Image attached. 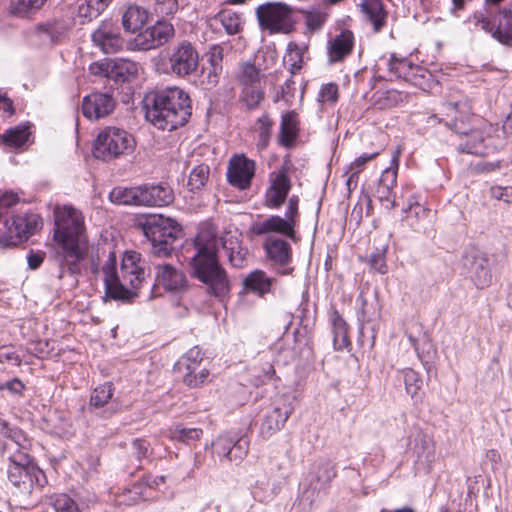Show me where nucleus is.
Here are the masks:
<instances>
[{
  "mask_svg": "<svg viewBox=\"0 0 512 512\" xmlns=\"http://www.w3.org/2000/svg\"><path fill=\"white\" fill-rule=\"evenodd\" d=\"M442 111L450 120L448 127L457 135L459 153L486 157L502 149L504 141L499 128L473 113L470 100L444 102Z\"/></svg>",
  "mask_w": 512,
  "mask_h": 512,
  "instance_id": "nucleus-1",
  "label": "nucleus"
},
{
  "mask_svg": "<svg viewBox=\"0 0 512 512\" xmlns=\"http://www.w3.org/2000/svg\"><path fill=\"white\" fill-rule=\"evenodd\" d=\"M102 272L106 296L113 300L131 302L138 296V290L145 280V261L141 253L125 251L118 272L117 256L111 251L102 266Z\"/></svg>",
  "mask_w": 512,
  "mask_h": 512,
  "instance_id": "nucleus-2",
  "label": "nucleus"
},
{
  "mask_svg": "<svg viewBox=\"0 0 512 512\" xmlns=\"http://www.w3.org/2000/svg\"><path fill=\"white\" fill-rule=\"evenodd\" d=\"M191 115V99L179 87L157 91L146 111V118L154 127L169 132L184 126Z\"/></svg>",
  "mask_w": 512,
  "mask_h": 512,
  "instance_id": "nucleus-3",
  "label": "nucleus"
},
{
  "mask_svg": "<svg viewBox=\"0 0 512 512\" xmlns=\"http://www.w3.org/2000/svg\"><path fill=\"white\" fill-rule=\"evenodd\" d=\"M190 265L193 276L205 285L206 293L224 301L230 296L231 283L226 270L218 259L217 249L212 244L198 245Z\"/></svg>",
  "mask_w": 512,
  "mask_h": 512,
  "instance_id": "nucleus-4",
  "label": "nucleus"
},
{
  "mask_svg": "<svg viewBox=\"0 0 512 512\" xmlns=\"http://www.w3.org/2000/svg\"><path fill=\"white\" fill-rule=\"evenodd\" d=\"M200 55L195 45L183 39L176 42L166 54L154 58V68L159 74L186 79L195 74L199 67Z\"/></svg>",
  "mask_w": 512,
  "mask_h": 512,
  "instance_id": "nucleus-5",
  "label": "nucleus"
},
{
  "mask_svg": "<svg viewBox=\"0 0 512 512\" xmlns=\"http://www.w3.org/2000/svg\"><path fill=\"white\" fill-rule=\"evenodd\" d=\"M300 221L299 198L292 195L287 202L285 217L277 214L266 217L257 215L249 226L248 234L252 237L278 234L296 242L298 240L296 227Z\"/></svg>",
  "mask_w": 512,
  "mask_h": 512,
  "instance_id": "nucleus-6",
  "label": "nucleus"
},
{
  "mask_svg": "<svg viewBox=\"0 0 512 512\" xmlns=\"http://www.w3.org/2000/svg\"><path fill=\"white\" fill-rule=\"evenodd\" d=\"M144 235L152 244L157 256H168L174 249V242L182 234L181 225L174 219L162 215H150L142 223Z\"/></svg>",
  "mask_w": 512,
  "mask_h": 512,
  "instance_id": "nucleus-7",
  "label": "nucleus"
},
{
  "mask_svg": "<svg viewBox=\"0 0 512 512\" xmlns=\"http://www.w3.org/2000/svg\"><path fill=\"white\" fill-rule=\"evenodd\" d=\"M136 141L125 129L107 126L97 135L94 155L103 161H111L129 155L135 149Z\"/></svg>",
  "mask_w": 512,
  "mask_h": 512,
  "instance_id": "nucleus-8",
  "label": "nucleus"
},
{
  "mask_svg": "<svg viewBox=\"0 0 512 512\" xmlns=\"http://www.w3.org/2000/svg\"><path fill=\"white\" fill-rule=\"evenodd\" d=\"M296 9L284 2H266L256 8L259 26L269 34H289L297 23Z\"/></svg>",
  "mask_w": 512,
  "mask_h": 512,
  "instance_id": "nucleus-9",
  "label": "nucleus"
},
{
  "mask_svg": "<svg viewBox=\"0 0 512 512\" xmlns=\"http://www.w3.org/2000/svg\"><path fill=\"white\" fill-rule=\"evenodd\" d=\"M472 21L476 27L492 35L504 45L512 46V9L504 7L496 14L488 8L474 12Z\"/></svg>",
  "mask_w": 512,
  "mask_h": 512,
  "instance_id": "nucleus-10",
  "label": "nucleus"
},
{
  "mask_svg": "<svg viewBox=\"0 0 512 512\" xmlns=\"http://www.w3.org/2000/svg\"><path fill=\"white\" fill-rule=\"evenodd\" d=\"M41 225V217L36 213L12 215L5 218L3 228H0V242L8 246H15L23 240H27Z\"/></svg>",
  "mask_w": 512,
  "mask_h": 512,
  "instance_id": "nucleus-11",
  "label": "nucleus"
},
{
  "mask_svg": "<svg viewBox=\"0 0 512 512\" xmlns=\"http://www.w3.org/2000/svg\"><path fill=\"white\" fill-rule=\"evenodd\" d=\"M203 354L198 347L190 349L174 365L182 383L190 389L201 388L211 382L210 370L201 368Z\"/></svg>",
  "mask_w": 512,
  "mask_h": 512,
  "instance_id": "nucleus-12",
  "label": "nucleus"
},
{
  "mask_svg": "<svg viewBox=\"0 0 512 512\" xmlns=\"http://www.w3.org/2000/svg\"><path fill=\"white\" fill-rule=\"evenodd\" d=\"M55 225L54 238L58 243L80 242L85 230L82 213L67 205L55 211Z\"/></svg>",
  "mask_w": 512,
  "mask_h": 512,
  "instance_id": "nucleus-13",
  "label": "nucleus"
},
{
  "mask_svg": "<svg viewBox=\"0 0 512 512\" xmlns=\"http://www.w3.org/2000/svg\"><path fill=\"white\" fill-rule=\"evenodd\" d=\"M32 443L28 438L7 457V477L8 480L17 488L28 489L29 471L33 461L30 454Z\"/></svg>",
  "mask_w": 512,
  "mask_h": 512,
  "instance_id": "nucleus-14",
  "label": "nucleus"
},
{
  "mask_svg": "<svg viewBox=\"0 0 512 512\" xmlns=\"http://www.w3.org/2000/svg\"><path fill=\"white\" fill-rule=\"evenodd\" d=\"M256 174V161L245 154H234L227 165V182L234 188L244 191L250 189Z\"/></svg>",
  "mask_w": 512,
  "mask_h": 512,
  "instance_id": "nucleus-15",
  "label": "nucleus"
},
{
  "mask_svg": "<svg viewBox=\"0 0 512 512\" xmlns=\"http://www.w3.org/2000/svg\"><path fill=\"white\" fill-rule=\"evenodd\" d=\"M174 26L166 20H157L153 25L140 31L134 39L138 50L148 51L157 49L169 43L175 36Z\"/></svg>",
  "mask_w": 512,
  "mask_h": 512,
  "instance_id": "nucleus-16",
  "label": "nucleus"
},
{
  "mask_svg": "<svg viewBox=\"0 0 512 512\" xmlns=\"http://www.w3.org/2000/svg\"><path fill=\"white\" fill-rule=\"evenodd\" d=\"M402 151V146H397L392 154L390 166L382 172L375 191L377 199L388 209H393L397 206L394 188L397 185V175Z\"/></svg>",
  "mask_w": 512,
  "mask_h": 512,
  "instance_id": "nucleus-17",
  "label": "nucleus"
},
{
  "mask_svg": "<svg viewBox=\"0 0 512 512\" xmlns=\"http://www.w3.org/2000/svg\"><path fill=\"white\" fill-rule=\"evenodd\" d=\"M93 45L105 54H113L123 50L125 39L120 28L111 21H103L92 33Z\"/></svg>",
  "mask_w": 512,
  "mask_h": 512,
  "instance_id": "nucleus-18",
  "label": "nucleus"
},
{
  "mask_svg": "<svg viewBox=\"0 0 512 512\" xmlns=\"http://www.w3.org/2000/svg\"><path fill=\"white\" fill-rule=\"evenodd\" d=\"M269 181L263 204L269 209H279L285 203L292 188L288 170L282 167L279 171L271 173Z\"/></svg>",
  "mask_w": 512,
  "mask_h": 512,
  "instance_id": "nucleus-19",
  "label": "nucleus"
},
{
  "mask_svg": "<svg viewBox=\"0 0 512 512\" xmlns=\"http://www.w3.org/2000/svg\"><path fill=\"white\" fill-rule=\"evenodd\" d=\"M388 71L389 79H402L417 85L418 77H423V68L414 64L409 58L398 57L395 53L391 54L384 62Z\"/></svg>",
  "mask_w": 512,
  "mask_h": 512,
  "instance_id": "nucleus-20",
  "label": "nucleus"
},
{
  "mask_svg": "<svg viewBox=\"0 0 512 512\" xmlns=\"http://www.w3.org/2000/svg\"><path fill=\"white\" fill-rule=\"evenodd\" d=\"M116 102L108 93L94 92L83 98L82 113L90 120L104 118L113 112Z\"/></svg>",
  "mask_w": 512,
  "mask_h": 512,
  "instance_id": "nucleus-21",
  "label": "nucleus"
},
{
  "mask_svg": "<svg viewBox=\"0 0 512 512\" xmlns=\"http://www.w3.org/2000/svg\"><path fill=\"white\" fill-rule=\"evenodd\" d=\"M154 269L155 286L170 292H179L186 288L187 278L181 269L168 263H158Z\"/></svg>",
  "mask_w": 512,
  "mask_h": 512,
  "instance_id": "nucleus-22",
  "label": "nucleus"
},
{
  "mask_svg": "<svg viewBox=\"0 0 512 512\" xmlns=\"http://www.w3.org/2000/svg\"><path fill=\"white\" fill-rule=\"evenodd\" d=\"M62 251L59 253L60 273L62 279L66 274H78L81 271V261L84 259L85 252L80 246V242L58 243Z\"/></svg>",
  "mask_w": 512,
  "mask_h": 512,
  "instance_id": "nucleus-23",
  "label": "nucleus"
},
{
  "mask_svg": "<svg viewBox=\"0 0 512 512\" xmlns=\"http://www.w3.org/2000/svg\"><path fill=\"white\" fill-rule=\"evenodd\" d=\"M358 7L374 33H380L386 27L389 12L382 0H360Z\"/></svg>",
  "mask_w": 512,
  "mask_h": 512,
  "instance_id": "nucleus-24",
  "label": "nucleus"
},
{
  "mask_svg": "<svg viewBox=\"0 0 512 512\" xmlns=\"http://www.w3.org/2000/svg\"><path fill=\"white\" fill-rule=\"evenodd\" d=\"M265 239L262 248L268 260L278 265H287L292 261V247L284 239L272 236V234L264 235Z\"/></svg>",
  "mask_w": 512,
  "mask_h": 512,
  "instance_id": "nucleus-25",
  "label": "nucleus"
},
{
  "mask_svg": "<svg viewBox=\"0 0 512 512\" xmlns=\"http://www.w3.org/2000/svg\"><path fill=\"white\" fill-rule=\"evenodd\" d=\"M174 201L172 188L165 184L140 186V206H168Z\"/></svg>",
  "mask_w": 512,
  "mask_h": 512,
  "instance_id": "nucleus-26",
  "label": "nucleus"
},
{
  "mask_svg": "<svg viewBox=\"0 0 512 512\" xmlns=\"http://www.w3.org/2000/svg\"><path fill=\"white\" fill-rule=\"evenodd\" d=\"M355 37L351 30L344 29L327 43V55L330 63L343 61L354 48Z\"/></svg>",
  "mask_w": 512,
  "mask_h": 512,
  "instance_id": "nucleus-27",
  "label": "nucleus"
},
{
  "mask_svg": "<svg viewBox=\"0 0 512 512\" xmlns=\"http://www.w3.org/2000/svg\"><path fill=\"white\" fill-rule=\"evenodd\" d=\"M329 322L332 328L334 349L336 351L350 350L352 348L350 326L335 307H332L329 312Z\"/></svg>",
  "mask_w": 512,
  "mask_h": 512,
  "instance_id": "nucleus-28",
  "label": "nucleus"
},
{
  "mask_svg": "<svg viewBox=\"0 0 512 512\" xmlns=\"http://www.w3.org/2000/svg\"><path fill=\"white\" fill-rule=\"evenodd\" d=\"M28 439L26 433L7 421L0 422V456L10 455Z\"/></svg>",
  "mask_w": 512,
  "mask_h": 512,
  "instance_id": "nucleus-29",
  "label": "nucleus"
},
{
  "mask_svg": "<svg viewBox=\"0 0 512 512\" xmlns=\"http://www.w3.org/2000/svg\"><path fill=\"white\" fill-rule=\"evenodd\" d=\"M275 283V278L268 276L263 270L256 269L247 274L242 281V286L246 293L263 297L271 292Z\"/></svg>",
  "mask_w": 512,
  "mask_h": 512,
  "instance_id": "nucleus-30",
  "label": "nucleus"
},
{
  "mask_svg": "<svg viewBox=\"0 0 512 512\" xmlns=\"http://www.w3.org/2000/svg\"><path fill=\"white\" fill-rule=\"evenodd\" d=\"M300 120L294 111H288L281 117L280 132L278 136L279 145L285 148H292L299 136Z\"/></svg>",
  "mask_w": 512,
  "mask_h": 512,
  "instance_id": "nucleus-31",
  "label": "nucleus"
},
{
  "mask_svg": "<svg viewBox=\"0 0 512 512\" xmlns=\"http://www.w3.org/2000/svg\"><path fill=\"white\" fill-rule=\"evenodd\" d=\"M148 19L149 12L145 8L139 5H130L122 15V26L126 32H140Z\"/></svg>",
  "mask_w": 512,
  "mask_h": 512,
  "instance_id": "nucleus-32",
  "label": "nucleus"
},
{
  "mask_svg": "<svg viewBox=\"0 0 512 512\" xmlns=\"http://www.w3.org/2000/svg\"><path fill=\"white\" fill-rule=\"evenodd\" d=\"M379 154V151H375L373 153H363L346 167V185L349 191L356 189L359 182V176L365 170L367 163L376 159Z\"/></svg>",
  "mask_w": 512,
  "mask_h": 512,
  "instance_id": "nucleus-33",
  "label": "nucleus"
},
{
  "mask_svg": "<svg viewBox=\"0 0 512 512\" xmlns=\"http://www.w3.org/2000/svg\"><path fill=\"white\" fill-rule=\"evenodd\" d=\"M404 99V95L397 90H377L372 94L370 103L375 109L388 110L399 106Z\"/></svg>",
  "mask_w": 512,
  "mask_h": 512,
  "instance_id": "nucleus-34",
  "label": "nucleus"
},
{
  "mask_svg": "<svg viewBox=\"0 0 512 512\" xmlns=\"http://www.w3.org/2000/svg\"><path fill=\"white\" fill-rule=\"evenodd\" d=\"M224 49L220 45H213L207 52V63L209 65L207 72V83L215 86L219 82L223 71Z\"/></svg>",
  "mask_w": 512,
  "mask_h": 512,
  "instance_id": "nucleus-35",
  "label": "nucleus"
},
{
  "mask_svg": "<svg viewBox=\"0 0 512 512\" xmlns=\"http://www.w3.org/2000/svg\"><path fill=\"white\" fill-rule=\"evenodd\" d=\"M308 52L306 45H300L295 42H290L287 45L286 54L284 56V63L289 66V71L292 75L298 74L305 63V54Z\"/></svg>",
  "mask_w": 512,
  "mask_h": 512,
  "instance_id": "nucleus-36",
  "label": "nucleus"
},
{
  "mask_svg": "<svg viewBox=\"0 0 512 512\" xmlns=\"http://www.w3.org/2000/svg\"><path fill=\"white\" fill-rule=\"evenodd\" d=\"M274 121L268 113H263L258 117L252 127L257 134L256 146L258 150H264L268 147L272 136Z\"/></svg>",
  "mask_w": 512,
  "mask_h": 512,
  "instance_id": "nucleus-37",
  "label": "nucleus"
},
{
  "mask_svg": "<svg viewBox=\"0 0 512 512\" xmlns=\"http://www.w3.org/2000/svg\"><path fill=\"white\" fill-rule=\"evenodd\" d=\"M163 483H165L164 476L153 477L150 474L145 475L141 479L140 483L133 484L131 487L123 489V496H125L127 493L129 495V498L121 500V503L126 505H132L137 503L141 498L142 485L153 488Z\"/></svg>",
  "mask_w": 512,
  "mask_h": 512,
  "instance_id": "nucleus-38",
  "label": "nucleus"
},
{
  "mask_svg": "<svg viewBox=\"0 0 512 512\" xmlns=\"http://www.w3.org/2000/svg\"><path fill=\"white\" fill-rule=\"evenodd\" d=\"M289 418V412L279 407L269 411L261 424V433L270 436L282 429Z\"/></svg>",
  "mask_w": 512,
  "mask_h": 512,
  "instance_id": "nucleus-39",
  "label": "nucleus"
},
{
  "mask_svg": "<svg viewBox=\"0 0 512 512\" xmlns=\"http://www.w3.org/2000/svg\"><path fill=\"white\" fill-rule=\"evenodd\" d=\"M404 212L406 213V219L409 221L410 227L414 230H419L421 227L420 222L429 218L431 209L420 204L418 197L411 196Z\"/></svg>",
  "mask_w": 512,
  "mask_h": 512,
  "instance_id": "nucleus-40",
  "label": "nucleus"
},
{
  "mask_svg": "<svg viewBox=\"0 0 512 512\" xmlns=\"http://www.w3.org/2000/svg\"><path fill=\"white\" fill-rule=\"evenodd\" d=\"M109 199L117 205L140 206V186L131 188L115 187L110 192Z\"/></svg>",
  "mask_w": 512,
  "mask_h": 512,
  "instance_id": "nucleus-41",
  "label": "nucleus"
},
{
  "mask_svg": "<svg viewBox=\"0 0 512 512\" xmlns=\"http://www.w3.org/2000/svg\"><path fill=\"white\" fill-rule=\"evenodd\" d=\"M203 430L201 428H186L177 424L169 429V437L173 441L181 442L186 445H195L201 440Z\"/></svg>",
  "mask_w": 512,
  "mask_h": 512,
  "instance_id": "nucleus-42",
  "label": "nucleus"
},
{
  "mask_svg": "<svg viewBox=\"0 0 512 512\" xmlns=\"http://www.w3.org/2000/svg\"><path fill=\"white\" fill-rule=\"evenodd\" d=\"M122 69V64H119L111 60H105L103 62H94L89 66V71L91 74L115 80H124Z\"/></svg>",
  "mask_w": 512,
  "mask_h": 512,
  "instance_id": "nucleus-43",
  "label": "nucleus"
},
{
  "mask_svg": "<svg viewBox=\"0 0 512 512\" xmlns=\"http://www.w3.org/2000/svg\"><path fill=\"white\" fill-rule=\"evenodd\" d=\"M30 134L28 125H19L7 129L1 136V140L8 147L20 148L27 143Z\"/></svg>",
  "mask_w": 512,
  "mask_h": 512,
  "instance_id": "nucleus-44",
  "label": "nucleus"
},
{
  "mask_svg": "<svg viewBox=\"0 0 512 512\" xmlns=\"http://www.w3.org/2000/svg\"><path fill=\"white\" fill-rule=\"evenodd\" d=\"M111 0H83L78 6V16L84 22L97 18L110 4Z\"/></svg>",
  "mask_w": 512,
  "mask_h": 512,
  "instance_id": "nucleus-45",
  "label": "nucleus"
},
{
  "mask_svg": "<svg viewBox=\"0 0 512 512\" xmlns=\"http://www.w3.org/2000/svg\"><path fill=\"white\" fill-rule=\"evenodd\" d=\"M45 498L55 512H82L78 503L66 493H52Z\"/></svg>",
  "mask_w": 512,
  "mask_h": 512,
  "instance_id": "nucleus-46",
  "label": "nucleus"
},
{
  "mask_svg": "<svg viewBox=\"0 0 512 512\" xmlns=\"http://www.w3.org/2000/svg\"><path fill=\"white\" fill-rule=\"evenodd\" d=\"M240 101L247 107L248 110L258 108L265 98V91L261 84L241 86Z\"/></svg>",
  "mask_w": 512,
  "mask_h": 512,
  "instance_id": "nucleus-47",
  "label": "nucleus"
},
{
  "mask_svg": "<svg viewBox=\"0 0 512 512\" xmlns=\"http://www.w3.org/2000/svg\"><path fill=\"white\" fill-rule=\"evenodd\" d=\"M229 35H234L243 29L241 15L231 9H223L215 16Z\"/></svg>",
  "mask_w": 512,
  "mask_h": 512,
  "instance_id": "nucleus-48",
  "label": "nucleus"
},
{
  "mask_svg": "<svg viewBox=\"0 0 512 512\" xmlns=\"http://www.w3.org/2000/svg\"><path fill=\"white\" fill-rule=\"evenodd\" d=\"M115 392L112 382H105L93 389L90 395L89 405L94 408H102L109 403Z\"/></svg>",
  "mask_w": 512,
  "mask_h": 512,
  "instance_id": "nucleus-49",
  "label": "nucleus"
},
{
  "mask_svg": "<svg viewBox=\"0 0 512 512\" xmlns=\"http://www.w3.org/2000/svg\"><path fill=\"white\" fill-rule=\"evenodd\" d=\"M237 80L241 86L261 84L260 69L250 62L241 63Z\"/></svg>",
  "mask_w": 512,
  "mask_h": 512,
  "instance_id": "nucleus-50",
  "label": "nucleus"
},
{
  "mask_svg": "<svg viewBox=\"0 0 512 512\" xmlns=\"http://www.w3.org/2000/svg\"><path fill=\"white\" fill-rule=\"evenodd\" d=\"M210 168L206 164H200L194 167L189 175L188 186L191 191L202 189L208 182Z\"/></svg>",
  "mask_w": 512,
  "mask_h": 512,
  "instance_id": "nucleus-51",
  "label": "nucleus"
},
{
  "mask_svg": "<svg viewBox=\"0 0 512 512\" xmlns=\"http://www.w3.org/2000/svg\"><path fill=\"white\" fill-rule=\"evenodd\" d=\"M313 475L317 482L328 484L336 477L337 471L335 465H333L329 460H323L314 465Z\"/></svg>",
  "mask_w": 512,
  "mask_h": 512,
  "instance_id": "nucleus-52",
  "label": "nucleus"
},
{
  "mask_svg": "<svg viewBox=\"0 0 512 512\" xmlns=\"http://www.w3.org/2000/svg\"><path fill=\"white\" fill-rule=\"evenodd\" d=\"M401 373L403 375L406 392L411 395V397H415L423 385L420 374L412 368L402 369Z\"/></svg>",
  "mask_w": 512,
  "mask_h": 512,
  "instance_id": "nucleus-53",
  "label": "nucleus"
},
{
  "mask_svg": "<svg viewBox=\"0 0 512 512\" xmlns=\"http://www.w3.org/2000/svg\"><path fill=\"white\" fill-rule=\"evenodd\" d=\"M27 351L39 359H45L52 354L54 351V346L50 340L40 339L29 342Z\"/></svg>",
  "mask_w": 512,
  "mask_h": 512,
  "instance_id": "nucleus-54",
  "label": "nucleus"
},
{
  "mask_svg": "<svg viewBox=\"0 0 512 512\" xmlns=\"http://www.w3.org/2000/svg\"><path fill=\"white\" fill-rule=\"evenodd\" d=\"M306 28L315 32L322 28L327 20V13L320 10L303 11Z\"/></svg>",
  "mask_w": 512,
  "mask_h": 512,
  "instance_id": "nucleus-55",
  "label": "nucleus"
},
{
  "mask_svg": "<svg viewBox=\"0 0 512 512\" xmlns=\"http://www.w3.org/2000/svg\"><path fill=\"white\" fill-rule=\"evenodd\" d=\"M370 268L380 274H386L388 272V266L386 263V249H376L375 252L371 253L365 261Z\"/></svg>",
  "mask_w": 512,
  "mask_h": 512,
  "instance_id": "nucleus-56",
  "label": "nucleus"
},
{
  "mask_svg": "<svg viewBox=\"0 0 512 512\" xmlns=\"http://www.w3.org/2000/svg\"><path fill=\"white\" fill-rule=\"evenodd\" d=\"M22 357L12 344L0 345V364L20 366Z\"/></svg>",
  "mask_w": 512,
  "mask_h": 512,
  "instance_id": "nucleus-57",
  "label": "nucleus"
},
{
  "mask_svg": "<svg viewBox=\"0 0 512 512\" xmlns=\"http://www.w3.org/2000/svg\"><path fill=\"white\" fill-rule=\"evenodd\" d=\"M339 99V87L336 83L323 84L318 93V101L335 104Z\"/></svg>",
  "mask_w": 512,
  "mask_h": 512,
  "instance_id": "nucleus-58",
  "label": "nucleus"
},
{
  "mask_svg": "<svg viewBox=\"0 0 512 512\" xmlns=\"http://www.w3.org/2000/svg\"><path fill=\"white\" fill-rule=\"evenodd\" d=\"M231 454L229 456V461H238L242 460L248 453L249 450V440L245 437H240L238 439L233 438V443L231 444Z\"/></svg>",
  "mask_w": 512,
  "mask_h": 512,
  "instance_id": "nucleus-59",
  "label": "nucleus"
},
{
  "mask_svg": "<svg viewBox=\"0 0 512 512\" xmlns=\"http://www.w3.org/2000/svg\"><path fill=\"white\" fill-rule=\"evenodd\" d=\"M178 10L177 0H156L154 12L159 17L173 16Z\"/></svg>",
  "mask_w": 512,
  "mask_h": 512,
  "instance_id": "nucleus-60",
  "label": "nucleus"
},
{
  "mask_svg": "<svg viewBox=\"0 0 512 512\" xmlns=\"http://www.w3.org/2000/svg\"><path fill=\"white\" fill-rule=\"evenodd\" d=\"M47 483L48 480L44 471L41 470L33 460L29 471L28 489L32 488L34 485L43 488Z\"/></svg>",
  "mask_w": 512,
  "mask_h": 512,
  "instance_id": "nucleus-61",
  "label": "nucleus"
},
{
  "mask_svg": "<svg viewBox=\"0 0 512 512\" xmlns=\"http://www.w3.org/2000/svg\"><path fill=\"white\" fill-rule=\"evenodd\" d=\"M233 443V438H230L226 435L219 436L214 442L215 453L219 457L226 458L229 461V456L231 454V444Z\"/></svg>",
  "mask_w": 512,
  "mask_h": 512,
  "instance_id": "nucleus-62",
  "label": "nucleus"
},
{
  "mask_svg": "<svg viewBox=\"0 0 512 512\" xmlns=\"http://www.w3.org/2000/svg\"><path fill=\"white\" fill-rule=\"evenodd\" d=\"M20 201V197L17 193L12 191H7L0 195V219L3 218L8 209L18 204Z\"/></svg>",
  "mask_w": 512,
  "mask_h": 512,
  "instance_id": "nucleus-63",
  "label": "nucleus"
},
{
  "mask_svg": "<svg viewBox=\"0 0 512 512\" xmlns=\"http://www.w3.org/2000/svg\"><path fill=\"white\" fill-rule=\"evenodd\" d=\"M490 196L495 200L512 204V187L492 186L490 188Z\"/></svg>",
  "mask_w": 512,
  "mask_h": 512,
  "instance_id": "nucleus-64",
  "label": "nucleus"
}]
</instances>
